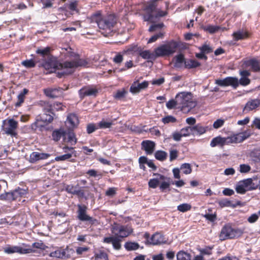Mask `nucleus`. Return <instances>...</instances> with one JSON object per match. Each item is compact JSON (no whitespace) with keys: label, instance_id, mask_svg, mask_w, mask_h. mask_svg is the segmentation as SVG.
Instances as JSON below:
<instances>
[{"label":"nucleus","instance_id":"f257e3e1","mask_svg":"<svg viewBox=\"0 0 260 260\" xmlns=\"http://www.w3.org/2000/svg\"><path fill=\"white\" fill-rule=\"evenodd\" d=\"M87 62L85 60L80 59L78 55H75L73 60L67 61L63 63H60L55 60H51L45 62L44 67L51 72L58 70V74L63 75L71 74L76 68L85 66Z\"/></svg>","mask_w":260,"mask_h":260},{"label":"nucleus","instance_id":"f03ea898","mask_svg":"<svg viewBox=\"0 0 260 260\" xmlns=\"http://www.w3.org/2000/svg\"><path fill=\"white\" fill-rule=\"evenodd\" d=\"M90 23L96 24L104 36L109 34L117 22L116 17L113 15L103 16L100 13L93 14L90 18Z\"/></svg>","mask_w":260,"mask_h":260},{"label":"nucleus","instance_id":"7ed1b4c3","mask_svg":"<svg viewBox=\"0 0 260 260\" xmlns=\"http://www.w3.org/2000/svg\"><path fill=\"white\" fill-rule=\"evenodd\" d=\"M176 100L178 108H181L184 112H188L197 105V102L190 92H180L176 95Z\"/></svg>","mask_w":260,"mask_h":260},{"label":"nucleus","instance_id":"20e7f679","mask_svg":"<svg viewBox=\"0 0 260 260\" xmlns=\"http://www.w3.org/2000/svg\"><path fill=\"white\" fill-rule=\"evenodd\" d=\"M259 182L260 181L256 177L244 179L236 184L235 190L238 193L243 194L248 191L256 189Z\"/></svg>","mask_w":260,"mask_h":260},{"label":"nucleus","instance_id":"39448f33","mask_svg":"<svg viewBox=\"0 0 260 260\" xmlns=\"http://www.w3.org/2000/svg\"><path fill=\"white\" fill-rule=\"evenodd\" d=\"M178 44L175 41H171L167 44L162 45L154 49L155 58L169 56L176 51Z\"/></svg>","mask_w":260,"mask_h":260},{"label":"nucleus","instance_id":"423d86ee","mask_svg":"<svg viewBox=\"0 0 260 260\" xmlns=\"http://www.w3.org/2000/svg\"><path fill=\"white\" fill-rule=\"evenodd\" d=\"M243 233L242 230L238 228H233L230 224H225L221 229L219 238L221 241H223L228 239L238 238Z\"/></svg>","mask_w":260,"mask_h":260},{"label":"nucleus","instance_id":"0eeeda50","mask_svg":"<svg viewBox=\"0 0 260 260\" xmlns=\"http://www.w3.org/2000/svg\"><path fill=\"white\" fill-rule=\"evenodd\" d=\"M146 11L148 13L147 15L144 16V19L147 21L153 22L158 17H162L167 15V12L156 9V5L155 2H151L146 6Z\"/></svg>","mask_w":260,"mask_h":260},{"label":"nucleus","instance_id":"6e6552de","mask_svg":"<svg viewBox=\"0 0 260 260\" xmlns=\"http://www.w3.org/2000/svg\"><path fill=\"white\" fill-rule=\"evenodd\" d=\"M18 127V121L13 119H8L3 121L2 129L4 133L12 137L17 135V129Z\"/></svg>","mask_w":260,"mask_h":260},{"label":"nucleus","instance_id":"1a4fd4ad","mask_svg":"<svg viewBox=\"0 0 260 260\" xmlns=\"http://www.w3.org/2000/svg\"><path fill=\"white\" fill-rule=\"evenodd\" d=\"M111 232L114 236L120 239L128 237L133 232V229L127 225L115 223L112 226Z\"/></svg>","mask_w":260,"mask_h":260},{"label":"nucleus","instance_id":"9d476101","mask_svg":"<svg viewBox=\"0 0 260 260\" xmlns=\"http://www.w3.org/2000/svg\"><path fill=\"white\" fill-rule=\"evenodd\" d=\"M4 251L7 254L18 253L20 254H27L34 252L35 250L30 247H21L18 246H10L4 248Z\"/></svg>","mask_w":260,"mask_h":260},{"label":"nucleus","instance_id":"9b49d317","mask_svg":"<svg viewBox=\"0 0 260 260\" xmlns=\"http://www.w3.org/2000/svg\"><path fill=\"white\" fill-rule=\"evenodd\" d=\"M53 119L52 115L44 114L41 116H38L36 121L31 124V128L34 130L40 129L44 126V123H50Z\"/></svg>","mask_w":260,"mask_h":260},{"label":"nucleus","instance_id":"f8f14e48","mask_svg":"<svg viewBox=\"0 0 260 260\" xmlns=\"http://www.w3.org/2000/svg\"><path fill=\"white\" fill-rule=\"evenodd\" d=\"M144 237L146 239V244L159 245L166 242V239L160 233H156L153 234L151 238L149 239V234L145 233Z\"/></svg>","mask_w":260,"mask_h":260},{"label":"nucleus","instance_id":"ddd939ff","mask_svg":"<svg viewBox=\"0 0 260 260\" xmlns=\"http://www.w3.org/2000/svg\"><path fill=\"white\" fill-rule=\"evenodd\" d=\"M215 84L220 86H231L236 88L239 86L238 79L234 77H228L223 79H217Z\"/></svg>","mask_w":260,"mask_h":260},{"label":"nucleus","instance_id":"4468645a","mask_svg":"<svg viewBox=\"0 0 260 260\" xmlns=\"http://www.w3.org/2000/svg\"><path fill=\"white\" fill-rule=\"evenodd\" d=\"M63 151L66 153V154L56 156L55 158L56 161H64L69 160L74 156L75 157H77V153L73 147H64L63 148Z\"/></svg>","mask_w":260,"mask_h":260},{"label":"nucleus","instance_id":"2eb2a0df","mask_svg":"<svg viewBox=\"0 0 260 260\" xmlns=\"http://www.w3.org/2000/svg\"><path fill=\"white\" fill-rule=\"evenodd\" d=\"M149 83L145 81L142 83H139L138 81H135L130 87V91L133 93H138L141 90L145 89L148 87Z\"/></svg>","mask_w":260,"mask_h":260},{"label":"nucleus","instance_id":"dca6fc26","mask_svg":"<svg viewBox=\"0 0 260 260\" xmlns=\"http://www.w3.org/2000/svg\"><path fill=\"white\" fill-rule=\"evenodd\" d=\"M78 218L81 221H92V218L86 214L87 208L83 206L78 205Z\"/></svg>","mask_w":260,"mask_h":260},{"label":"nucleus","instance_id":"f3484780","mask_svg":"<svg viewBox=\"0 0 260 260\" xmlns=\"http://www.w3.org/2000/svg\"><path fill=\"white\" fill-rule=\"evenodd\" d=\"M142 148L145 151L147 155L152 154L155 149V144L154 142L146 140L142 142Z\"/></svg>","mask_w":260,"mask_h":260},{"label":"nucleus","instance_id":"a211bd4d","mask_svg":"<svg viewBox=\"0 0 260 260\" xmlns=\"http://www.w3.org/2000/svg\"><path fill=\"white\" fill-rule=\"evenodd\" d=\"M78 123V118L75 114H70L68 115L66 124L69 128H74L77 126Z\"/></svg>","mask_w":260,"mask_h":260},{"label":"nucleus","instance_id":"6ab92c4d","mask_svg":"<svg viewBox=\"0 0 260 260\" xmlns=\"http://www.w3.org/2000/svg\"><path fill=\"white\" fill-rule=\"evenodd\" d=\"M80 96L83 98L85 96L95 95L98 92L96 89L90 87H84L79 90Z\"/></svg>","mask_w":260,"mask_h":260},{"label":"nucleus","instance_id":"aec40b11","mask_svg":"<svg viewBox=\"0 0 260 260\" xmlns=\"http://www.w3.org/2000/svg\"><path fill=\"white\" fill-rule=\"evenodd\" d=\"M104 241L107 243H111L114 248L116 250H119L121 247L120 244L121 240L115 236L105 238L104 239Z\"/></svg>","mask_w":260,"mask_h":260},{"label":"nucleus","instance_id":"412c9836","mask_svg":"<svg viewBox=\"0 0 260 260\" xmlns=\"http://www.w3.org/2000/svg\"><path fill=\"white\" fill-rule=\"evenodd\" d=\"M153 176H155V178L151 179L148 182V185L150 187L155 188L158 186L161 180L166 179V177L157 173H154Z\"/></svg>","mask_w":260,"mask_h":260},{"label":"nucleus","instance_id":"4be33fe9","mask_svg":"<svg viewBox=\"0 0 260 260\" xmlns=\"http://www.w3.org/2000/svg\"><path fill=\"white\" fill-rule=\"evenodd\" d=\"M50 156L48 153L34 152L31 153L29 157V161L31 162H35L41 159H45Z\"/></svg>","mask_w":260,"mask_h":260},{"label":"nucleus","instance_id":"5701e85b","mask_svg":"<svg viewBox=\"0 0 260 260\" xmlns=\"http://www.w3.org/2000/svg\"><path fill=\"white\" fill-rule=\"evenodd\" d=\"M249 36L248 32L243 29H239L234 32L232 35L235 41L246 39L249 37Z\"/></svg>","mask_w":260,"mask_h":260},{"label":"nucleus","instance_id":"b1692460","mask_svg":"<svg viewBox=\"0 0 260 260\" xmlns=\"http://www.w3.org/2000/svg\"><path fill=\"white\" fill-rule=\"evenodd\" d=\"M240 75L241 77L240 80L238 79L239 85L240 84L242 86L248 85L250 82V80L248 78L250 75V72L248 71L244 70L240 72Z\"/></svg>","mask_w":260,"mask_h":260},{"label":"nucleus","instance_id":"393cba45","mask_svg":"<svg viewBox=\"0 0 260 260\" xmlns=\"http://www.w3.org/2000/svg\"><path fill=\"white\" fill-rule=\"evenodd\" d=\"M251 135L250 132L245 131L242 133L234 134V140L235 143H240L249 138Z\"/></svg>","mask_w":260,"mask_h":260},{"label":"nucleus","instance_id":"a878e982","mask_svg":"<svg viewBox=\"0 0 260 260\" xmlns=\"http://www.w3.org/2000/svg\"><path fill=\"white\" fill-rule=\"evenodd\" d=\"M45 94L50 98H54L60 95L62 92V88H48L44 90Z\"/></svg>","mask_w":260,"mask_h":260},{"label":"nucleus","instance_id":"bb28decb","mask_svg":"<svg viewBox=\"0 0 260 260\" xmlns=\"http://www.w3.org/2000/svg\"><path fill=\"white\" fill-rule=\"evenodd\" d=\"M260 105V100L257 99L248 101L245 106L244 110L249 111L256 109Z\"/></svg>","mask_w":260,"mask_h":260},{"label":"nucleus","instance_id":"cd10ccee","mask_svg":"<svg viewBox=\"0 0 260 260\" xmlns=\"http://www.w3.org/2000/svg\"><path fill=\"white\" fill-rule=\"evenodd\" d=\"M246 65L254 72H260V61L255 59H251L247 61Z\"/></svg>","mask_w":260,"mask_h":260},{"label":"nucleus","instance_id":"c85d7f7f","mask_svg":"<svg viewBox=\"0 0 260 260\" xmlns=\"http://www.w3.org/2000/svg\"><path fill=\"white\" fill-rule=\"evenodd\" d=\"M225 145L224 137L220 136L216 137L213 138L210 143V146L212 147H214L216 146H223Z\"/></svg>","mask_w":260,"mask_h":260},{"label":"nucleus","instance_id":"c756f323","mask_svg":"<svg viewBox=\"0 0 260 260\" xmlns=\"http://www.w3.org/2000/svg\"><path fill=\"white\" fill-rule=\"evenodd\" d=\"M191 128L192 135H201L206 132V128L200 124L191 126Z\"/></svg>","mask_w":260,"mask_h":260},{"label":"nucleus","instance_id":"7c9ffc66","mask_svg":"<svg viewBox=\"0 0 260 260\" xmlns=\"http://www.w3.org/2000/svg\"><path fill=\"white\" fill-rule=\"evenodd\" d=\"M65 251L62 248H58L56 250L51 252L49 255L52 257L58 258H64Z\"/></svg>","mask_w":260,"mask_h":260},{"label":"nucleus","instance_id":"2f4dec72","mask_svg":"<svg viewBox=\"0 0 260 260\" xmlns=\"http://www.w3.org/2000/svg\"><path fill=\"white\" fill-rule=\"evenodd\" d=\"M140 55L144 59L151 60L156 59L154 51L151 52L149 50H144L140 53Z\"/></svg>","mask_w":260,"mask_h":260},{"label":"nucleus","instance_id":"473e14b6","mask_svg":"<svg viewBox=\"0 0 260 260\" xmlns=\"http://www.w3.org/2000/svg\"><path fill=\"white\" fill-rule=\"evenodd\" d=\"M174 67L176 68H180L182 66L183 64L185 62L184 61V57L182 54H179L176 56L174 58Z\"/></svg>","mask_w":260,"mask_h":260},{"label":"nucleus","instance_id":"72a5a7b5","mask_svg":"<svg viewBox=\"0 0 260 260\" xmlns=\"http://www.w3.org/2000/svg\"><path fill=\"white\" fill-rule=\"evenodd\" d=\"M177 260H190L191 256L189 253L184 251H180L177 254Z\"/></svg>","mask_w":260,"mask_h":260},{"label":"nucleus","instance_id":"f704fd0d","mask_svg":"<svg viewBox=\"0 0 260 260\" xmlns=\"http://www.w3.org/2000/svg\"><path fill=\"white\" fill-rule=\"evenodd\" d=\"M0 200H8V201H12V200H15V198H14L13 191L5 192L3 193H2L0 195Z\"/></svg>","mask_w":260,"mask_h":260},{"label":"nucleus","instance_id":"c9c22d12","mask_svg":"<svg viewBox=\"0 0 260 260\" xmlns=\"http://www.w3.org/2000/svg\"><path fill=\"white\" fill-rule=\"evenodd\" d=\"M28 92V90L26 88L23 89L17 96L18 102L16 103V107H19L23 102L24 100L25 95Z\"/></svg>","mask_w":260,"mask_h":260},{"label":"nucleus","instance_id":"e433bc0d","mask_svg":"<svg viewBox=\"0 0 260 260\" xmlns=\"http://www.w3.org/2000/svg\"><path fill=\"white\" fill-rule=\"evenodd\" d=\"M154 156L156 159L160 161H164L167 158V153L164 151L158 150L155 153Z\"/></svg>","mask_w":260,"mask_h":260},{"label":"nucleus","instance_id":"4c0bfd02","mask_svg":"<svg viewBox=\"0 0 260 260\" xmlns=\"http://www.w3.org/2000/svg\"><path fill=\"white\" fill-rule=\"evenodd\" d=\"M184 64L185 67L188 68H197L201 64L199 61L193 59L187 60L184 62Z\"/></svg>","mask_w":260,"mask_h":260},{"label":"nucleus","instance_id":"58836bf2","mask_svg":"<svg viewBox=\"0 0 260 260\" xmlns=\"http://www.w3.org/2000/svg\"><path fill=\"white\" fill-rule=\"evenodd\" d=\"M139 247V244L135 242H128L124 244V247L127 250H135L138 249Z\"/></svg>","mask_w":260,"mask_h":260},{"label":"nucleus","instance_id":"ea45409f","mask_svg":"<svg viewBox=\"0 0 260 260\" xmlns=\"http://www.w3.org/2000/svg\"><path fill=\"white\" fill-rule=\"evenodd\" d=\"M180 169L182 170L183 173L186 175L189 174L192 172L191 166L188 163H184L182 164L180 167Z\"/></svg>","mask_w":260,"mask_h":260},{"label":"nucleus","instance_id":"a19ab883","mask_svg":"<svg viewBox=\"0 0 260 260\" xmlns=\"http://www.w3.org/2000/svg\"><path fill=\"white\" fill-rule=\"evenodd\" d=\"M64 131L63 129L54 131L52 134L53 139L55 141H58L61 136L64 135Z\"/></svg>","mask_w":260,"mask_h":260},{"label":"nucleus","instance_id":"79ce46f5","mask_svg":"<svg viewBox=\"0 0 260 260\" xmlns=\"http://www.w3.org/2000/svg\"><path fill=\"white\" fill-rule=\"evenodd\" d=\"M13 193L15 199L16 200L18 197L24 196L27 193V192L25 189L18 188L17 189L13 191Z\"/></svg>","mask_w":260,"mask_h":260},{"label":"nucleus","instance_id":"37998d69","mask_svg":"<svg viewBox=\"0 0 260 260\" xmlns=\"http://www.w3.org/2000/svg\"><path fill=\"white\" fill-rule=\"evenodd\" d=\"M199 50L205 54H208L213 51V48L209 45L204 44L199 47Z\"/></svg>","mask_w":260,"mask_h":260},{"label":"nucleus","instance_id":"c03bdc74","mask_svg":"<svg viewBox=\"0 0 260 260\" xmlns=\"http://www.w3.org/2000/svg\"><path fill=\"white\" fill-rule=\"evenodd\" d=\"M112 122L106 121L104 120H102L98 123L99 128H109L112 125Z\"/></svg>","mask_w":260,"mask_h":260},{"label":"nucleus","instance_id":"a18cd8bd","mask_svg":"<svg viewBox=\"0 0 260 260\" xmlns=\"http://www.w3.org/2000/svg\"><path fill=\"white\" fill-rule=\"evenodd\" d=\"M169 179L166 177V179L164 180H161L160 185L159 186L160 189L162 191H164L165 189L168 188L170 187V184L169 181Z\"/></svg>","mask_w":260,"mask_h":260},{"label":"nucleus","instance_id":"49530a36","mask_svg":"<svg viewBox=\"0 0 260 260\" xmlns=\"http://www.w3.org/2000/svg\"><path fill=\"white\" fill-rule=\"evenodd\" d=\"M191 207L190 205L187 203H184L178 206L177 209L180 212H185L190 210Z\"/></svg>","mask_w":260,"mask_h":260},{"label":"nucleus","instance_id":"de8ad7c7","mask_svg":"<svg viewBox=\"0 0 260 260\" xmlns=\"http://www.w3.org/2000/svg\"><path fill=\"white\" fill-rule=\"evenodd\" d=\"M180 132L183 137H187L192 135L191 126H187L186 127L183 128L180 130Z\"/></svg>","mask_w":260,"mask_h":260},{"label":"nucleus","instance_id":"09e8293b","mask_svg":"<svg viewBox=\"0 0 260 260\" xmlns=\"http://www.w3.org/2000/svg\"><path fill=\"white\" fill-rule=\"evenodd\" d=\"M218 204L221 208L230 207L232 206V202L226 199H223L218 201Z\"/></svg>","mask_w":260,"mask_h":260},{"label":"nucleus","instance_id":"8fccbe9b","mask_svg":"<svg viewBox=\"0 0 260 260\" xmlns=\"http://www.w3.org/2000/svg\"><path fill=\"white\" fill-rule=\"evenodd\" d=\"M164 36V33L162 31H159L157 34L152 36L148 41V43H151L155 42L157 39L162 38Z\"/></svg>","mask_w":260,"mask_h":260},{"label":"nucleus","instance_id":"3c124183","mask_svg":"<svg viewBox=\"0 0 260 260\" xmlns=\"http://www.w3.org/2000/svg\"><path fill=\"white\" fill-rule=\"evenodd\" d=\"M66 190L68 192L73 194H78L79 193V191L77 190L76 187L71 185L66 186Z\"/></svg>","mask_w":260,"mask_h":260},{"label":"nucleus","instance_id":"603ef678","mask_svg":"<svg viewBox=\"0 0 260 260\" xmlns=\"http://www.w3.org/2000/svg\"><path fill=\"white\" fill-rule=\"evenodd\" d=\"M50 51V47H46L44 48H38L36 50V53L39 54H41L42 56H45L48 55Z\"/></svg>","mask_w":260,"mask_h":260},{"label":"nucleus","instance_id":"864d4df0","mask_svg":"<svg viewBox=\"0 0 260 260\" xmlns=\"http://www.w3.org/2000/svg\"><path fill=\"white\" fill-rule=\"evenodd\" d=\"M220 29V27L216 25H207L205 26V30L209 32L210 33L213 34Z\"/></svg>","mask_w":260,"mask_h":260},{"label":"nucleus","instance_id":"5fc2aeb1","mask_svg":"<svg viewBox=\"0 0 260 260\" xmlns=\"http://www.w3.org/2000/svg\"><path fill=\"white\" fill-rule=\"evenodd\" d=\"M164 123L167 124L169 123H174L176 121V119L173 116L168 115L162 119Z\"/></svg>","mask_w":260,"mask_h":260},{"label":"nucleus","instance_id":"6e6d98bb","mask_svg":"<svg viewBox=\"0 0 260 260\" xmlns=\"http://www.w3.org/2000/svg\"><path fill=\"white\" fill-rule=\"evenodd\" d=\"M21 63L23 66L27 68H33L36 66V63L32 59L24 60Z\"/></svg>","mask_w":260,"mask_h":260},{"label":"nucleus","instance_id":"4d7b16f0","mask_svg":"<svg viewBox=\"0 0 260 260\" xmlns=\"http://www.w3.org/2000/svg\"><path fill=\"white\" fill-rule=\"evenodd\" d=\"M126 91L124 89L118 90L114 95V98L117 100H120L124 97Z\"/></svg>","mask_w":260,"mask_h":260},{"label":"nucleus","instance_id":"13d9d810","mask_svg":"<svg viewBox=\"0 0 260 260\" xmlns=\"http://www.w3.org/2000/svg\"><path fill=\"white\" fill-rule=\"evenodd\" d=\"M251 170V167L246 164H242L240 165L239 171L242 173H246Z\"/></svg>","mask_w":260,"mask_h":260},{"label":"nucleus","instance_id":"bf43d9fd","mask_svg":"<svg viewBox=\"0 0 260 260\" xmlns=\"http://www.w3.org/2000/svg\"><path fill=\"white\" fill-rule=\"evenodd\" d=\"M176 106H178V104L176 99L170 100L166 104V107L169 109H172L173 108H174Z\"/></svg>","mask_w":260,"mask_h":260},{"label":"nucleus","instance_id":"052dcab7","mask_svg":"<svg viewBox=\"0 0 260 260\" xmlns=\"http://www.w3.org/2000/svg\"><path fill=\"white\" fill-rule=\"evenodd\" d=\"M68 141L70 142L71 145L76 144L77 141L75 138V134L73 133H69L68 134Z\"/></svg>","mask_w":260,"mask_h":260},{"label":"nucleus","instance_id":"680f3d73","mask_svg":"<svg viewBox=\"0 0 260 260\" xmlns=\"http://www.w3.org/2000/svg\"><path fill=\"white\" fill-rule=\"evenodd\" d=\"M200 254L203 255L204 257V255H210L212 254V248L210 247H207L204 249H202L200 250Z\"/></svg>","mask_w":260,"mask_h":260},{"label":"nucleus","instance_id":"e2e57ef3","mask_svg":"<svg viewBox=\"0 0 260 260\" xmlns=\"http://www.w3.org/2000/svg\"><path fill=\"white\" fill-rule=\"evenodd\" d=\"M224 119H218L214 122L213 125V127L216 129L219 128L224 124Z\"/></svg>","mask_w":260,"mask_h":260},{"label":"nucleus","instance_id":"0e129e2a","mask_svg":"<svg viewBox=\"0 0 260 260\" xmlns=\"http://www.w3.org/2000/svg\"><path fill=\"white\" fill-rule=\"evenodd\" d=\"M89 250L88 247H78L76 248V251L77 254L81 255L84 252H87Z\"/></svg>","mask_w":260,"mask_h":260},{"label":"nucleus","instance_id":"69168bd1","mask_svg":"<svg viewBox=\"0 0 260 260\" xmlns=\"http://www.w3.org/2000/svg\"><path fill=\"white\" fill-rule=\"evenodd\" d=\"M165 82V78L161 77L158 79H153L151 81V84L154 85H160Z\"/></svg>","mask_w":260,"mask_h":260},{"label":"nucleus","instance_id":"338daca9","mask_svg":"<svg viewBox=\"0 0 260 260\" xmlns=\"http://www.w3.org/2000/svg\"><path fill=\"white\" fill-rule=\"evenodd\" d=\"M98 128L99 127L98 124L96 125L94 124H89L87 125V131L88 134H90Z\"/></svg>","mask_w":260,"mask_h":260},{"label":"nucleus","instance_id":"774afa93","mask_svg":"<svg viewBox=\"0 0 260 260\" xmlns=\"http://www.w3.org/2000/svg\"><path fill=\"white\" fill-rule=\"evenodd\" d=\"M63 250L65 251L64 258L71 257L74 253V250L73 248H69L68 247Z\"/></svg>","mask_w":260,"mask_h":260}]
</instances>
